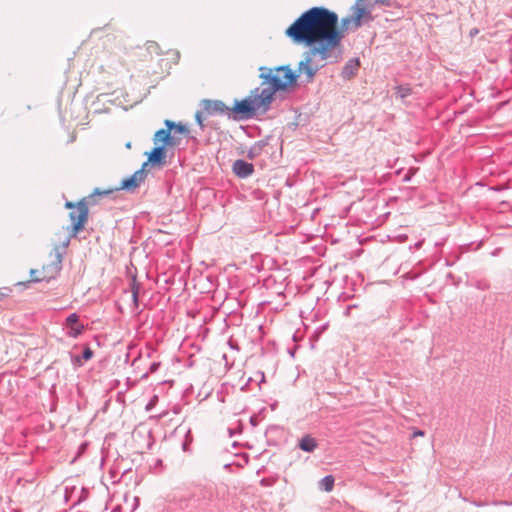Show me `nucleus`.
<instances>
[{"label": "nucleus", "instance_id": "1", "mask_svg": "<svg viewBox=\"0 0 512 512\" xmlns=\"http://www.w3.org/2000/svg\"><path fill=\"white\" fill-rule=\"evenodd\" d=\"M338 16L324 7H312L302 13L285 31L293 43L310 47V54L326 60L344 38Z\"/></svg>", "mask_w": 512, "mask_h": 512}, {"label": "nucleus", "instance_id": "2", "mask_svg": "<svg viewBox=\"0 0 512 512\" xmlns=\"http://www.w3.org/2000/svg\"><path fill=\"white\" fill-rule=\"evenodd\" d=\"M65 207L70 210L71 226L62 227L55 233L52 239L53 250L42 261L40 267L30 270V278L33 282L49 281L59 275L62 268L63 252L68 247L71 238L82 231L88 221V207L85 199L77 203L66 202Z\"/></svg>", "mask_w": 512, "mask_h": 512}, {"label": "nucleus", "instance_id": "3", "mask_svg": "<svg viewBox=\"0 0 512 512\" xmlns=\"http://www.w3.org/2000/svg\"><path fill=\"white\" fill-rule=\"evenodd\" d=\"M270 104L271 92L256 88L246 98L235 101L233 107L230 108V112L234 114L235 119H249L257 113L267 112Z\"/></svg>", "mask_w": 512, "mask_h": 512}, {"label": "nucleus", "instance_id": "4", "mask_svg": "<svg viewBox=\"0 0 512 512\" xmlns=\"http://www.w3.org/2000/svg\"><path fill=\"white\" fill-rule=\"evenodd\" d=\"M261 71V77L264 79V83L268 85V87L261 88V90L271 92V102L276 91L286 90L293 86L298 76L288 66L261 68Z\"/></svg>", "mask_w": 512, "mask_h": 512}, {"label": "nucleus", "instance_id": "5", "mask_svg": "<svg viewBox=\"0 0 512 512\" xmlns=\"http://www.w3.org/2000/svg\"><path fill=\"white\" fill-rule=\"evenodd\" d=\"M378 3L387 5L389 0H376ZM370 10L365 6L364 0H357L355 5L352 7V14L342 19L341 30H347L349 28L357 29L363 22L371 20Z\"/></svg>", "mask_w": 512, "mask_h": 512}, {"label": "nucleus", "instance_id": "6", "mask_svg": "<svg viewBox=\"0 0 512 512\" xmlns=\"http://www.w3.org/2000/svg\"><path fill=\"white\" fill-rule=\"evenodd\" d=\"M200 105L202 110L196 112L195 118L201 127H203V119L205 117L225 114L230 111V108L221 100L204 99L201 101Z\"/></svg>", "mask_w": 512, "mask_h": 512}, {"label": "nucleus", "instance_id": "7", "mask_svg": "<svg viewBox=\"0 0 512 512\" xmlns=\"http://www.w3.org/2000/svg\"><path fill=\"white\" fill-rule=\"evenodd\" d=\"M142 180H143V173L141 171H137L133 175H131L129 178L124 179L122 181L120 187H118L116 189H109V190H103V191H100L99 189H95L91 196H93V195H108V194L112 193L114 190H119V189L134 190L135 188H137L139 186V184L142 182Z\"/></svg>", "mask_w": 512, "mask_h": 512}, {"label": "nucleus", "instance_id": "8", "mask_svg": "<svg viewBox=\"0 0 512 512\" xmlns=\"http://www.w3.org/2000/svg\"><path fill=\"white\" fill-rule=\"evenodd\" d=\"M153 140L155 144L162 143L163 145L168 146H174L177 144V141L175 140V137L172 135L169 128L158 130L155 133Z\"/></svg>", "mask_w": 512, "mask_h": 512}, {"label": "nucleus", "instance_id": "9", "mask_svg": "<svg viewBox=\"0 0 512 512\" xmlns=\"http://www.w3.org/2000/svg\"><path fill=\"white\" fill-rule=\"evenodd\" d=\"M311 55L309 52L305 60L301 61L298 66L299 74H305L308 81H311L316 74V69L311 65Z\"/></svg>", "mask_w": 512, "mask_h": 512}, {"label": "nucleus", "instance_id": "10", "mask_svg": "<svg viewBox=\"0 0 512 512\" xmlns=\"http://www.w3.org/2000/svg\"><path fill=\"white\" fill-rule=\"evenodd\" d=\"M233 171L239 177H247L253 172V165L244 160H236L233 164Z\"/></svg>", "mask_w": 512, "mask_h": 512}, {"label": "nucleus", "instance_id": "11", "mask_svg": "<svg viewBox=\"0 0 512 512\" xmlns=\"http://www.w3.org/2000/svg\"><path fill=\"white\" fill-rule=\"evenodd\" d=\"M67 326L70 327L69 335L71 337H77L83 331V326L78 324V315L73 313L70 314L66 319Z\"/></svg>", "mask_w": 512, "mask_h": 512}, {"label": "nucleus", "instance_id": "12", "mask_svg": "<svg viewBox=\"0 0 512 512\" xmlns=\"http://www.w3.org/2000/svg\"><path fill=\"white\" fill-rule=\"evenodd\" d=\"M165 159V149L164 146L155 147L149 154L148 160L152 164H160Z\"/></svg>", "mask_w": 512, "mask_h": 512}, {"label": "nucleus", "instance_id": "13", "mask_svg": "<svg viewBox=\"0 0 512 512\" xmlns=\"http://www.w3.org/2000/svg\"><path fill=\"white\" fill-rule=\"evenodd\" d=\"M299 447L305 452H313L317 447V441L310 435H305L299 441Z\"/></svg>", "mask_w": 512, "mask_h": 512}, {"label": "nucleus", "instance_id": "14", "mask_svg": "<svg viewBox=\"0 0 512 512\" xmlns=\"http://www.w3.org/2000/svg\"><path fill=\"white\" fill-rule=\"evenodd\" d=\"M165 125L167 128L170 129L171 133H173V132H176L179 134H187L188 133V129L180 123L175 124L174 122H172L170 120H166Z\"/></svg>", "mask_w": 512, "mask_h": 512}, {"label": "nucleus", "instance_id": "15", "mask_svg": "<svg viewBox=\"0 0 512 512\" xmlns=\"http://www.w3.org/2000/svg\"><path fill=\"white\" fill-rule=\"evenodd\" d=\"M334 481L332 475H327L320 481V486L325 492H331L334 488Z\"/></svg>", "mask_w": 512, "mask_h": 512}, {"label": "nucleus", "instance_id": "16", "mask_svg": "<svg viewBox=\"0 0 512 512\" xmlns=\"http://www.w3.org/2000/svg\"><path fill=\"white\" fill-rule=\"evenodd\" d=\"M358 67V60L349 62L343 70V75L348 78L352 77L355 74V71L358 69Z\"/></svg>", "mask_w": 512, "mask_h": 512}, {"label": "nucleus", "instance_id": "17", "mask_svg": "<svg viewBox=\"0 0 512 512\" xmlns=\"http://www.w3.org/2000/svg\"><path fill=\"white\" fill-rule=\"evenodd\" d=\"M146 50L150 53V54H156V55H159L162 53L161 51V48L159 46L158 43L154 42V41H149L146 43Z\"/></svg>", "mask_w": 512, "mask_h": 512}, {"label": "nucleus", "instance_id": "18", "mask_svg": "<svg viewBox=\"0 0 512 512\" xmlns=\"http://www.w3.org/2000/svg\"><path fill=\"white\" fill-rule=\"evenodd\" d=\"M92 355H93L92 350H91L90 348H87V349L84 351V353H83V358H84L85 360H89V359L92 357Z\"/></svg>", "mask_w": 512, "mask_h": 512}, {"label": "nucleus", "instance_id": "19", "mask_svg": "<svg viewBox=\"0 0 512 512\" xmlns=\"http://www.w3.org/2000/svg\"><path fill=\"white\" fill-rule=\"evenodd\" d=\"M423 435H424V432L421 430L415 431L413 433V437H418V436H423Z\"/></svg>", "mask_w": 512, "mask_h": 512}, {"label": "nucleus", "instance_id": "20", "mask_svg": "<svg viewBox=\"0 0 512 512\" xmlns=\"http://www.w3.org/2000/svg\"><path fill=\"white\" fill-rule=\"evenodd\" d=\"M7 296H8L7 292H5V293L0 292V297H7Z\"/></svg>", "mask_w": 512, "mask_h": 512}]
</instances>
